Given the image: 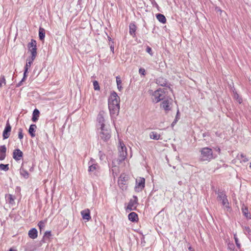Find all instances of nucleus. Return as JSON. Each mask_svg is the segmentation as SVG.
<instances>
[{
  "label": "nucleus",
  "instance_id": "1",
  "mask_svg": "<svg viewBox=\"0 0 251 251\" xmlns=\"http://www.w3.org/2000/svg\"><path fill=\"white\" fill-rule=\"evenodd\" d=\"M108 108L111 115L118 114L120 109V98L115 92H112L109 98Z\"/></svg>",
  "mask_w": 251,
  "mask_h": 251
},
{
  "label": "nucleus",
  "instance_id": "2",
  "mask_svg": "<svg viewBox=\"0 0 251 251\" xmlns=\"http://www.w3.org/2000/svg\"><path fill=\"white\" fill-rule=\"evenodd\" d=\"M97 134L99 138L104 142L108 141L111 138V130L108 126L98 127Z\"/></svg>",
  "mask_w": 251,
  "mask_h": 251
},
{
  "label": "nucleus",
  "instance_id": "3",
  "mask_svg": "<svg viewBox=\"0 0 251 251\" xmlns=\"http://www.w3.org/2000/svg\"><path fill=\"white\" fill-rule=\"evenodd\" d=\"M217 200L222 202L225 211L229 212L231 210L227 197L225 193L219 192L218 193Z\"/></svg>",
  "mask_w": 251,
  "mask_h": 251
},
{
  "label": "nucleus",
  "instance_id": "4",
  "mask_svg": "<svg viewBox=\"0 0 251 251\" xmlns=\"http://www.w3.org/2000/svg\"><path fill=\"white\" fill-rule=\"evenodd\" d=\"M119 158L117 160L118 163L120 164L123 161L125 160L127 156V149L124 143L121 140L119 141V145L118 146Z\"/></svg>",
  "mask_w": 251,
  "mask_h": 251
},
{
  "label": "nucleus",
  "instance_id": "5",
  "mask_svg": "<svg viewBox=\"0 0 251 251\" xmlns=\"http://www.w3.org/2000/svg\"><path fill=\"white\" fill-rule=\"evenodd\" d=\"M201 152L200 158L202 161H209L214 158L212 151L210 148H203L201 150Z\"/></svg>",
  "mask_w": 251,
  "mask_h": 251
},
{
  "label": "nucleus",
  "instance_id": "6",
  "mask_svg": "<svg viewBox=\"0 0 251 251\" xmlns=\"http://www.w3.org/2000/svg\"><path fill=\"white\" fill-rule=\"evenodd\" d=\"M34 60V59L33 58H31L29 57L27 58L26 60V64L24 67V76L22 80L18 83V86H21L22 85V82L24 81L26 78L27 76V74L28 73V70L30 68L31 65L32 64Z\"/></svg>",
  "mask_w": 251,
  "mask_h": 251
},
{
  "label": "nucleus",
  "instance_id": "7",
  "mask_svg": "<svg viewBox=\"0 0 251 251\" xmlns=\"http://www.w3.org/2000/svg\"><path fill=\"white\" fill-rule=\"evenodd\" d=\"M164 92L161 89H157V90L152 92L151 96L152 101L155 103L158 102L161 100L163 99L164 97Z\"/></svg>",
  "mask_w": 251,
  "mask_h": 251
},
{
  "label": "nucleus",
  "instance_id": "8",
  "mask_svg": "<svg viewBox=\"0 0 251 251\" xmlns=\"http://www.w3.org/2000/svg\"><path fill=\"white\" fill-rule=\"evenodd\" d=\"M145 186V179L139 177L136 179L134 190L136 192H141Z\"/></svg>",
  "mask_w": 251,
  "mask_h": 251
},
{
  "label": "nucleus",
  "instance_id": "9",
  "mask_svg": "<svg viewBox=\"0 0 251 251\" xmlns=\"http://www.w3.org/2000/svg\"><path fill=\"white\" fill-rule=\"evenodd\" d=\"M88 165V171L89 172L95 173L96 171H98L99 169V166L98 165V163L96 162L95 160L92 158H91L89 161Z\"/></svg>",
  "mask_w": 251,
  "mask_h": 251
},
{
  "label": "nucleus",
  "instance_id": "10",
  "mask_svg": "<svg viewBox=\"0 0 251 251\" xmlns=\"http://www.w3.org/2000/svg\"><path fill=\"white\" fill-rule=\"evenodd\" d=\"M138 199L136 196H133V199H131L127 206L126 210L131 211L136 208L137 204Z\"/></svg>",
  "mask_w": 251,
  "mask_h": 251
},
{
  "label": "nucleus",
  "instance_id": "11",
  "mask_svg": "<svg viewBox=\"0 0 251 251\" xmlns=\"http://www.w3.org/2000/svg\"><path fill=\"white\" fill-rule=\"evenodd\" d=\"M104 112L101 111L99 113L97 117V121L98 122V127H102L103 126H107L105 125V119L104 118Z\"/></svg>",
  "mask_w": 251,
  "mask_h": 251
},
{
  "label": "nucleus",
  "instance_id": "12",
  "mask_svg": "<svg viewBox=\"0 0 251 251\" xmlns=\"http://www.w3.org/2000/svg\"><path fill=\"white\" fill-rule=\"evenodd\" d=\"M11 130V126L8 122V121L7 122L6 126L5 127V128L4 129V131L2 133V136L3 139H6L8 138L10 136V132Z\"/></svg>",
  "mask_w": 251,
  "mask_h": 251
},
{
  "label": "nucleus",
  "instance_id": "13",
  "mask_svg": "<svg viewBox=\"0 0 251 251\" xmlns=\"http://www.w3.org/2000/svg\"><path fill=\"white\" fill-rule=\"evenodd\" d=\"M23 155V152L18 149L15 150L13 152V157L16 161L21 160Z\"/></svg>",
  "mask_w": 251,
  "mask_h": 251
},
{
  "label": "nucleus",
  "instance_id": "14",
  "mask_svg": "<svg viewBox=\"0 0 251 251\" xmlns=\"http://www.w3.org/2000/svg\"><path fill=\"white\" fill-rule=\"evenodd\" d=\"M172 101V100L171 99L164 100L161 104V107L166 111L169 110Z\"/></svg>",
  "mask_w": 251,
  "mask_h": 251
},
{
  "label": "nucleus",
  "instance_id": "15",
  "mask_svg": "<svg viewBox=\"0 0 251 251\" xmlns=\"http://www.w3.org/2000/svg\"><path fill=\"white\" fill-rule=\"evenodd\" d=\"M81 215L84 220L89 221L91 219L90 211L89 209H86L81 211Z\"/></svg>",
  "mask_w": 251,
  "mask_h": 251
},
{
  "label": "nucleus",
  "instance_id": "16",
  "mask_svg": "<svg viewBox=\"0 0 251 251\" xmlns=\"http://www.w3.org/2000/svg\"><path fill=\"white\" fill-rule=\"evenodd\" d=\"M28 235L29 237L33 239H34L37 237L38 232L36 228H33L31 229L29 231Z\"/></svg>",
  "mask_w": 251,
  "mask_h": 251
},
{
  "label": "nucleus",
  "instance_id": "17",
  "mask_svg": "<svg viewBox=\"0 0 251 251\" xmlns=\"http://www.w3.org/2000/svg\"><path fill=\"white\" fill-rule=\"evenodd\" d=\"M6 148L5 145L0 146V160H3L6 155Z\"/></svg>",
  "mask_w": 251,
  "mask_h": 251
},
{
  "label": "nucleus",
  "instance_id": "18",
  "mask_svg": "<svg viewBox=\"0 0 251 251\" xmlns=\"http://www.w3.org/2000/svg\"><path fill=\"white\" fill-rule=\"evenodd\" d=\"M128 218L129 220L132 222H137L138 220V217L137 214L134 212H131L129 214L128 216Z\"/></svg>",
  "mask_w": 251,
  "mask_h": 251
},
{
  "label": "nucleus",
  "instance_id": "19",
  "mask_svg": "<svg viewBox=\"0 0 251 251\" xmlns=\"http://www.w3.org/2000/svg\"><path fill=\"white\" fill-rule=\"evenodd\" d=\"M150 137L151 139L158 140L160 139V135L155 131H151L150 133Z\"/></svg>",
  "mask_w": 251,
  "mask_h": 251
},
{
  "label": "nucleus",
  "instance_id": "20",
  "mask_svg": "<svg viewBox=\"0 0 251 251\" xmlns=\"http://www.w3.org/2000/svg\"><path fill=\"white\" fill-rule=\"evenodd\" d=\"M129 27L130 34L132 36H134L135 35V31L136 30V25L134 24H130Z\"/></svg>",
  "mask_w": 251,
  "mask_h": 251
},
{
  "label": "nucleus",
  "instance_id": "21",
  "mask_svg": "<svg viewBox=\"0 0 251 251\" xmlns=\"http://www.w3.org/2000/svg\"><path fill=\"white\" fill-rule=\"evenodd\" d=\"M111 170L112 172L113 175H117L119 173L118 167L115 164V162H113L111 166Z\"/></svg>",
  "mask_w": 251,
  "mask_h": 251
},
{
  "label": "nucleus",
  "instance_id": "22",
  "mask_svg": "<svg viewBox=\"0 0 251 251\" xmlns=\"http://www.w3.org/2000/svg\"><path fill=\"white\" fill-rule=\"evenodd\" d=\"M29 50L31 53L29 57L35 59L37 55V48H29Z\"/></svg>",
  "mask_w": 251,
  "mask_h": 251
},
{
  "label": "nucleus",
  "instance_id": "23",
  "mask_svg": "<svg viewBox=\"0 0 251 251\" xmlns=\"http://www.w3.org/2000/svg\"><path fill=\"white\" fill-rule=\"evenodd\" d=\"M39 116V111L37 109H34L33 112V116L32 120L33 122H35L37 121L38 118Z\"/></svg>",
  "mask_w": 251,
  "mask_h": 251
},
{
  "label": "nucleus",
  "instance_id": "24",
  "mask_svg": "<svg viewBox=\"0 0 251 251\" xmlns=\"http://www.w3.org/2000/svg\"><path fill=\"white\" fill-rule=\"evenodd\" d=\"M157 19L161 23L164 24L166 22L165 17L161 14H157L156 16Z\"/></svg>",
  "mask_w": 251,
  "mask_h": 251
},
{
  "label": "nucleus",
  "instance_id": "25",
  "mask_svg": "<svg viewBox=\"0 0 251 251\" xmlns=\"http://www.w3.org/2000/svg\"><path fill=\"white\" fill-rule=\"evenodd\" d=\"M36 128V126L35 125H30L29 128V133L30 134L31 137L35 136L34 132H35Z\"/></svg>",
  "mask_w": 251,
  "mask_h": 251
},
{
  "label": "nucleus",
  "instance_id": "26",
  "mask_svg": "<svg viewBox=\"0 0 251 251\" xmlns=\"http://www.w3.org/2000/svg\"><path fill=\"white\" fill-rule=\"evenodd\" d=\"M39 36L41 40H44L45 37V30L43 28L40 27L39 30Z\"/></svg>",
  "mask_w": 251,
  "mask_h": 251
},
{
  "label": "nucleus",
  "instance_id": "27",
  "mask_svg": "<svg viewBox=\"0 0 251 251\" xmlns=\"http://www.w3.org/2000/svg\"><path fill=\"white\" fill-rule=\"evenodd\" d=\"M6 201L10 204L14 203L15 197L11 194H8L6 196Z\"/></svg>",
  "mask_w": 251,
  "mask_h": 251
},
{
  "label": "nucleus",
  "instance_id": "28",
  "mask_svg": "<svg viewBox=\"0 0 251 251\" xmlns=\"http://www.w3.org/2000/svg\"><path fill=\"white\" fill-rule=\"evenodd\" d=\"M116 83L118 90L119 91H121L123 89V87L122 86V80L119 76H117L116 77Z\"/></svg>",
  "mask_w": 251,
  "mask_h": 251
},
{
  "label": "nucleus",
  "instance_id": "29",
  "mask_svg": "<svg viewBox=\"0 0 251 251\" xmlns=\"http://www.w3.org/2000/svg\"><path fill=\"white\" fill-rule=\"evenodd\" d=\"M20 174L22 176H23L25 178H27L28 177L29 174L23 168H21L20 170Z\"/></svg>",
  "mask_w": 251,
  "mask_h": 251
},
{
  "label": "nucleus",
  "instance_id": "30",
  "mask_svg": "<svg viewBox=\"0 0 251 251\" xmlns=\"http://www.w3.org/2000/svg\"><path fill=\"white\" fill-rule=\"evenodd\" d=\"M46 222H47V221L46 220L45 221H41L39 222V223L38 224V226L40 230H42V229H43L44 228V227H45V225H46Z\"/></svg>",
  "mask_w": 251,
  "mask_h": 251
},
{
  "label": "nucleus",
  "instance_id": "31",
  "mask_svg": "<svg viewBox=\"0 0 251 251\" xmlns=\"http://www.w3.org/2000/svg\"><path fill=\"white\" fill-rule=\"evenodd\" d=\"M28 48H36V42L34 40H31L28 45Z\"/></svg>",
  "mask_w": 251,
  "mask_h": 251
},
{
  "label": "nucleus",
  "instance_id": "32",
  "mask_svg": "<svg viewBox=\"0 0 251 251\" xmlns=\"http://www.w3.org/2000/svg\"><path fill=\"white\" fill-rule=\"evenodd\" d=\"M9 165L8 164H0V170H3L5 171H8L9 170Z\"/></svg>",
  "mask_w": 251,
  "mask_h": 251
},
{
  "label": "nucleus",
  "instance_id": "33",
  "mask_svg": "<svg viewBox=\"0 0 251 251\" xmlns=\"http://www.w3.org/2000/svg\"><path fill=\"white\" fill-rule=\"evenodd\" d=\"M6 80L4 76H2L0 78V88L2 87L3 85H5Z\"/></svg>",
  "mask_w": 251,
  "mask_h": 251
},
{
  "label": "nucleus",
  "instance_id": "34",
  "mask_svg": "<svg viewBox=\"0 0 251 251\" xmlns=\"http://www.w3.org/2000/svg\"><path fill=\"white\" fill-rule=\"evenodd\" d=\"M242 212H243L244 215L246 217H248L249 213H248V209L247 207H246V206L243 207L242 208Z\"/></svg>",
  "mask_w": 251,
  "mask_h": 251
},
{
  "label": "nucleus",
  "instance_id": "35",
  "mask_svg": "<svg viewBox=\"0 0 251 251\" xmlns=\"http://www.w3.org/2000/svg\"><path fill=\"white\" fill-rule=\"evenodd\" d=\"M94 89L95 90H100V87L99 83L97 81L95 80L93 82Z\"/></svg>",
  "mask_w": 251,
  "mask_h": 251
},
{
  "label": "nucleus",
  "instance_id": "36",
  "mask_svg": "<svg viewBox=\"0 0 251 251\" xmlns=\"http://www.w3.org/2000/svg\"><path fill=\"white\" fill-rule=\"evenodd\" d=\"M234 98L235 99L237 100V101L239 103H241L242 102V99L239 97V95L238 94H234Z\"/></svg>",
  "mask_w": 251,
  "mask_h": 251
},
{
  "label": "nucleus",
  "instance_id": "37",
  "mask_svg": "<svg viewBox=\"0 0 251 251\" xmlns=\"http://www.w3.org/2000/svg\"><path fill=\"white\" fill-rule=\"evenodd\" d=\"M24 135L23 133V130L22 128L19 129L18 131V137L20 140H22L23 138Z\"/></svg>",
  "mask_w": 251,
  "mask_h": 251
},
{
  "label": "nucleus",
  "instance_id": "38",
  "mask_svg": "<svg viewBox=\"0 0 251 251\" xmlns=\"http://www.w3.org/2000/svg\"><path fill=\"white\" fill-rule=\"evenodd\" d=\"M234 238L236 246H237V247L238 248H240V244L239 243L238 239L236 234L234 235Z\"/></svg>",
  "mask_w": 251,
  "mask_h": 251
},
{
  "label": "nucleus",
  "instance_id": "39",
  "mask_svg": "<svg viewBox=\"0 0 251 251\" xmlns=\"http://www.w3.org/2000/svg\"><path fill=\"white\" fill-rule=\"evenodd\" d=\"M146 51L148 53H149L151 55H152L153 52L152 51V49L150 47L148 46L146 49Z\"/></svg>",
  "mask_w": 251,
  "mask_h": 251
},
{
  "label": "nucleus",
  "instance_id": "40",
  "mask_svg": "<svg viewBox=\"0 0 251 251\" xmlns=\"http://www.w3.org/2000/svg\"><path fill=\"white\" fill-rule=\"evenodd\" d=\"M139 73L140 75H145V70L144 68H140L139 70Z\"/></svg>",
  "mask_w": 251,
  "mask_h": 251
},
{
  "label": "nucleus",
  "instance_id": "41",
  "mask_svg": "<svg viewBox=\"0 0 251 251\" xmlns=\"http://www.w3.org/2000/svg\"><path fill=\"white\" fill-rule=\"evenodd\" d=\"M179 111L178 110L177 112V114H176V119L175 120L174 122H173L172 124H174L176 123V122L178 120V119H179Z\"/></svg>",
  "mask_w": 251,
  "mask_h": 251
},
{
  "label": "nucleus",
  "instance_id": "42",
  "mask_svg": "<svg viewBox=\"0 0 251 251\" xmlns=\"http://www.w3.org/2000/svg\"><path fill=\"white\" fill-rule=\"evenodd\" d=\"M44 236L46 237H48V238H50V236H51V232L50 231H46L45 233V235Z\"/></svg>",
  "mask_w": 251,
  "mask_h": 251
},
{
  "label": "nucleus",
  "instance_id": "43",
  "mask_svg": "<svg viewBox=\"0 0 251 251\" xmlns=\"http://www.w3.org/2000/svg\"><path fill=\"white\" fill-rule=\"evenodd\" d=\"M241 157L243 158V161L244 162H247L248 161V158H247L243 154L241 155Z\"/></svg>",
  "mask_w": 251,
  "mask_h": 251
},
{
  "label": "nucleus",
  "instance_id": "44",
  "mask_svg": "<svg viewBox=\"0 0 251 251\" xmlns=\"http://www.w3.org/2000/svg\"><path fill=\"white\" fill-rule=\"evenodd\" d=\"M9 251H17V250H15V249H13L12 248H11V249H10Z\"/></svg>",
  "mask_w": 251,
  "mask_h": 251
},
{
  "label": "nucleus",
  "instance_id": "45",
  "mask_svg": "<svg viewBox=\"0 0 251 251\" xmlns=\"http://www.w3.org/2000/svg\"><path fill=\"white\" fill-rule=\"evenodd\" d=\"M189 250L190 251H194L193 250V249H192L191 247H190L189 248Z\"/></svg>",
  "mask_w": 251,
  "mask_h": 251
},
{
  "label": "nucleus",
  "instance_id": "46",
  "mask_svg": "<svg viewBox=\"0 0 251 251\" xmlns=\"http://www.w3.org/2000/svg\"><path fill=\"white\" fill-rule=\"evenodd\" d=\"M249 168L251 169V162L250 163V166H249Z\"/></svg>",
  "mask_w": 251,
  "mask_h": 251
},
{
  "label": "nucleus",
  "instance_id": "47",
  "mask_svg": "<svg viewBox=\"0 0 251 251\" xmlns=\"http://www.w3.org/2000/svg\"><path fill=\"white\" fill-rule=\"evenodd\" d=\"M165 84V83H163V84H161V85L163 86V85Z\"/></svg>",
  "mask_w": 251,
  "mask_h": 251
},
{
  "label": "nucleus",
  "instance_id": "48",
  "mask_svg": "<svg viewBox=\"0 0 251 251\" xmlns=\"http://www.w3.org/2000/svg\"><path fill=\"white\" fill-rule=\"evenodd\" d=\"M101 158H102V157L101 156H100V159H101Z\"/></svg>",
  "mask_w": 251,
  "mask_h": 251
},
{
  "label": "nucleus",
  "instance_id": "49",
  "mask_svg": "<svg viewBox=\"0 0 251 251\" xmlns=\"http://www.w3.org/2000/svg\"><path fill=\"white\" fill-rule=\"evenodd\" d=\"M101 158H102V157L101 156H100V159H101Z\"/></svg>",
  "mask_w": 251,
  "mask_h": 251
}]
</instances>
